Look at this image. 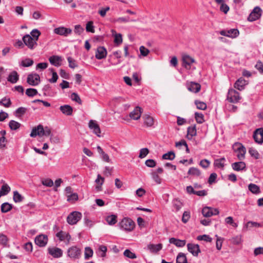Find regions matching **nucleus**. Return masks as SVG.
I'll list each match as a JSON object with an SVG mask.
<instances>
[{
  "label": "nucleus",
  "instance_id": "obj_1",
  "mask_svg": "<svg viewBox=\"0 0 263 263\" xmlns=\"http://www.w3.org/2000/svg\"><path fill=\"white\" fill-rule=\"evenodd\" d=\"M119 226L121 229L130 232L134 230L135 223L130 218H124L119 223Z\"/></svg>",
  "mask_w": 263,
  "mask_h": 263
},
{
  "label": "nucleus",
  "instance_id": "obj_2",
  "mask_svg": "<svg viewBox=\"0 0 263 263\" xmlns=\"http://www.w3.org/2000/svg\"><path fill=\"white\" fill-rule=\"evenodd\" d=\"M233 148L234 150L237 153V157L239 160H242L245 159L246 152L245 146L240 143H235Z\"/></svg>",
  "mask_w": 263,
  "mask_h": 263
},
{
  "label": "nucleus",
  "instance_id": "obj_3",
  "mask_svg": "<svg viewBox=\"0 0 263 263\" xmlns=\"http://www.w3.org/2000/svg\"><path fill=\"white\" fill-rule=\"evenodd\" d=\"M81 213L74 211L70 213L67 217V222L70 225L76 224L82 218Z\"/></svg>",
  "mask_w": 263,
  "mask_h": 263
},
{
  "label": "nucleus",
  "instance_id": "obj_4",
  "mask_svg": "<svg viewBox=\"0 0 263 263\" xmlns=\"http://www.w3.org/2000/svg\"><path fill=\"white\" fill-rule=\"evenodd\" d=\"M240 99L239 93L234 89H230L227 95V100L231 103H237Z\"/></svg>",
  "mask_w": 263,
  "mask_h": 263
},
{
  "label": "nucleus",
  "instance_id": "obj_5",
  "mask_svg": "<svg viewBox=\"0 0 263 263\" xmlns=\"http://www.w3.org/2000/svg\"><path fill=\"white\" fill-rule=\"evenodd\" d=\"M23 41L24 44L31 50L37 46V42L29 34L25 35L23 37Z\"/></svg>",
  "mask_w": 263,
  "mask_h": 263
},
{
  "label": "nucleus",
  "instance_id": "obj_6",
  "mask_svg": "<svg viewBox=\"0 0 263 263\" xmlns=\"http://www.w3.org/2000/svg\"><path fill=\"white\" fill-rule=\"evenodd\" d=\"M81 254V250L76 246L70 247L67 251V255L72 258L78 259Z\"/></svg>",
  "mask_w": 263,
  "mask_h": 263
},
{
  "label": "nucleus",
  "instance_id": "obj_7",
  "mask_svg": "<svg viewBox=\"0 0 263 263\" xmlns=\"http://www.w3.org/2000/svg\"><path fill=\"white\" fill-rule=\"evenodd\" d=\"M261 9L259 7H255L248 17V20L253 22L259 19L261 15Z\"/></svg>",
  "mask_w": 263,
  "mask_h": 263
},
{
  "label": "nucleus",
  "instance_id": "obj_8",
  "mask_svg": "<svg viewBox=\"0 0 263 263\" xmlns=\"http://www.w3.org/2000/svg\"><path fill=\"white\" fill-rule=\"evenodd\" d=\"M40 82V76L37 73H30L28 74L27 82L30 85H37Z\"/></svg>",
  "mask_w": 263,
  "mask_h": 263
},
{
  "label": "nucleus",
  "instance_id": "obj_9",
  "mask_svg": "<svg viewBox=\"0 0 263 263\" xmlns=\"http://www.w3.org/2000/svg\"><path fill=\"white\" fill-rule=\"evenodd\" d=\"M48 237L44 234L39 235L35 238L34 241L36 245L40 247H45L48 242Z\"/></svg>",
  "mask_w": 263,
  "mask_h": 263
},
{
  "label": "nucleus",
  "instance_id": "obj_10",
  "mask_svg": "<svg viewBox=\"0 0 263 263\" xmlns=\"http://www.w3.org/2000/svg\"><path fill=\"white\" fill-rule=\"evenodd\" d=\"M183 66L186 69H190L191 65L195 62V60L189 55H184L182 57Z\"/></svg>",
  "mask_w": 263,
  "mask_h": 263
},
{
  "label": "nucleus",
  "instance_id": "obj_11",
  "mask_svg": "<svg viewBox=\"0 0 263 263\" xmlns=\"http://www.w3.org/2000/svg\"><path fill=\"white\" fill-rule=\"evenodd\" d=\"M89 128L92 130L93 133L98 137H100L101 130L99 125L95 120H90L88 123Z\"/></svg>",
  "mask_w": 263,
  "mask_h": 263
},
{
  "label": "nucleus",
  "instance_id": "obj_12",
  "mask_svg": "<svg viewBox=\"0 0 263 263\" xmlns=\"http://www.w3.org/2000/svg\"><path fill=\"white\" fill-rule=\"evenodd\" d=\"M253 138L257 143L261 144L263 142V128H257L254 131Z\"/></svg>",
  "mask_w": 263,
  "mask_h": 263
},
{
  "label": "nucleus",
  "instance_id": "obj_13",
  "mask_svg": "<svg viewBox=\"0 0 263 263\" xmlns=\"http://www.w3.org/2000/svg\"><path fill=\"white\" fill-rule=\"evenodd\" d=\"M107 53V50L104 47L99 46L97 49L95 57L97 59L101 60L106 57Z\"/></svg>",
  "mask_w": 263,
  "mask_h": 263
},
{
  "label": "nucleus",
  "instance_id": "obj_14",
  "mask_svg": "<svg viewBox=\"0 0 263 263\" xmlns=\"http://www.w3.org/2000/svg\"><path fill=\"white\" fill-rule=\"evenodd\" d=\"M186 87L190 91L194 93L199 92L201 89V85L199 83L194 82H187Z\"/></svg>",
  "mask_w": 263,
  "mask_h": 263
},
{
  "label": "nucleus",
  "instance_id": "obj_15",
  "mask_svg": "<svg viewBox=\"0 0 263 263\" xmlns=\"http://www.w3.org/2000/svg\"><path fill=\"white\" fill-rule=\"evenodd\" d=\"M188 251L194 256H197L200 252L199 246L197 244L188 243L187 245Z\"/></svg>",
  "mask_w": 263,
  "mask_h": 263
},
{
  "label": "nucleus",
  "instance_id": "obj_16",
  "mask_svg": "<svg viewBox=\"0 0 263 263\" xmlns=\"http://www.w3.org/2000/svg\"><path fill=\"white\" fill-rule=\"evenodd\" d=\"M72 30L70 28H67L64 27H60L56 28L54 29V32L55 34L67 36L68 34H70Z\"/></svg>",
  "mask_w": 263,
  "mask_h": 263
},
{
  "label": "nucleus",
  "instance_id": "obj_17",
  "mask_svg": "<svg viewBox=\"0 0 263 263\" xmlns=\"http://www.w3.org/2000/svg\"><path fill=\"white\" fill-rule=\"evenodd\" d=\"M48 253L54 258H59L62 256V250L58 248H49L48 249Z\"/></svg>",
  "mask_w": 263,
  "mask_h": 263
},
{
  "label": "nucleus",
  "instance_id": "obj_18",
  "mask_svg": "<svg viewBox=\"0 0 263 263\" xmlns=\"http://www.w3.org/2000/svg\"><path fill=\"white\" fill-rule=\"evenodd\" d=\"M141 113L142 108L139 106H137L134 110L130 113L129 117L133 120H137L140 119Z\"/></svg>",
  "mask_w": 263,
  "mask_h": 263
},
{
  "label": "nucleus",
  "instance_id": "obj_19",
  "mask_svg": "<svg viewBox=\"0 0 263 263\" xmlns=\"http://www.w3.org/2000/svg\"><path fill=\"white\" fill-rule=\"evenodd\" d=\"M49 61L51 64L56 67H59L61 65L62 58L58 55H52L49 58Z\"/></svg>",
  "mask_w": 263,
  "mask_h": 263
},
{
  "label": "nucleus",
  "instance_id": "obj_20",
  "mask_svg": "<svg viewBox=\"0 0 263 263\" xmlns=\"http://www.w3.org/2000/svg\"><path fill=\"white\" fill-rule=\"evenodd\" d=\"M56 236L59 238L60 241L67 240L69 243L71 239V236L69 233L61 231L56 234Z\"/></svg>",
  "mask_w": 263,
  "mask_h": 263
},
{
  "label": "nucleus",
  "instance_id": "obj_21",
  "mask_svg": "<svg viewBox=\"0 0 263 263\" xmlns=\"http://www.w3.org/2000/svg\"><path fill=\"white\" fill-rule=\"evenodd\" d=\"M61 111L66 116H71L72 114L73 108L69 105H64L60 107Z\"/></svg>",
  "mask_w": 263,
  "mask_h": 263
},
{
  "label": "nucleus",
  "instance_id": "obj_22",
  "mask_svg": "<svg viewBox=\"0 0 263 263\" xmlns=\"http://www.w3.org/2000/svg\"><path fill=\"white\" fill-rule=\"evenodd\" d=\"M232 167L234 171H240L246 168V165L244 162L241 161L232 163Z\"/></svg>",
  "mask_w": 263,
  "mask_h": 263
},
{
  "label": "nucleus",
  "instance_id": "obj_23",
  "mask_svg": "<svg viewBox=\"0 0 263 263\" xmlns=\"http://www.w3.org/2000/svg\"><path fill=\"white\" fill-rule=\"evenodd\" d=\"M42 131H43V126L39 125L32 129L30 136L31 137H35L36 136L41 137Z\"/></svg>",
  "mask_w": 263,
  "mask_h": 263
},
{
  "label": "nucleus",
  "instance_id": "obj_24",
  "mask_svg": "<svg viewBox=\"0 0 263 263\" xmlns=\"http://www.w3.org/2000/svg\"><path fill=\"white\" fill-rule=\"evenodd\" d=\"M169 242L175 245L177 247H183L186 243L185 240H180L174 237L170 238Z\"/></svg>",
  "mask_w": 263,
  "mask_h": 263
},
{
  "label": "nucleus",
  "instance_id": "obj_25",
  "mask_svg": "<svg viewBox=\"0 0 263 263\" xmlns=\"http://www.w3.org/2000/svg\"><path fill=\"white\" fill-rule=\"evenodd\" d=\"M19 76L16 71H12L9 75L7 80L11 83L14 84L18 80Z\"/></svg>",
  "mask_w": 263,
  "mask_h": 263
},
{
  "label": "nucleus",
  "instance_id": "obj_26",
  "mask_svg": "<svg viewBox=\"0 0 263 263\" xmlns=\"http://www.w3.org/2000/svg\"><path fill=\"white\" fill-rule=\"evenodd\" d=\"M247 84L246 81L242 78L238 79L234 84L235 88L241 90L243 89L244 86Z\"/></svg>",
  "mask_w": 263,
  "mask_h": 263
},
{
  "label": "nucleus",
  "instance_id": "obj_27",
  "mask_svg": "<svg viewBox=\"0 0 263 263\" xmlns=\"http://www.w3.org/2000/svg\"><path fill=\"white\" fill-rule=\"evenodd\" d=\"M144 124L147 127H151L154 125V121L153 117L148 115H144L142 117Z\"/></svg>",
  "mask_w": 263,
  "mask_h": 263
},
{
  "label": "nucleus",
  "instance_id": "obj_28",
  "mask_svg": "<svg viewBox=\"0 0 263 263\" xmlns=\"http://www.w3.org/2000/svg\"><path fill=\"white\" fill-rule=\"evenodd\" d=\"M148 249L153 253H157L162 249V245L161 243L154 245L149 244L147 246Z\"/></svg>",
  "mask_w": 263,
  "mask_h": 263
},
{
  "label": "nucleus",
  "instance_id": "obj_29",
  "mask_svg": "<svg viewBox=\"0 0 263 263\" xmlns=\"http://www.w3.org/2000/svg\"><path fill=\"white\" fill-rule=\"evenodd\" d=\"M226 159L224 157L215 160L214 164L219 168H223L225 165Z\"/></svg>",
  "mask_w": 263,
  "mask_h": 263
},
{
  "label": "nucleus",
  "instance_id": "obj_30",
  "mask_svg": "<svg viewBox=\"0 0 263 263\" xmlns=\"http://www.w3.org/2000/svg\"><path fill=\"white\" fill-rule=\"evenodd\" d=\"M187 174L195 177H200L201 175L200 171L198 168L194 167H191L189 170Z\"/></svg>",
  "mask_w": 263,
  "mask_h": 263
},
{
  "label": "nucleus",
  "instance_id": "obj_31",
  "mask_svg": "<svg viewBox=\"0 0 263 263\" xmlns=\"http://www.w3.org/2000/svg\"><path fill=\"white\" fill-rule=\"evenodd\" d=\"M176 263H187L186 255L183 253H179L176 257Z\"/></svg>",
  "mask_w": 263,
  "mask_h": 263
},
{
  "label": "nucleus",
  "instance_id": "obj_32",
  "mask_svg": "<svg viewBox=\"0 0 263 263\" xmlns=\"http://www.w3.org/2000/svg\"><path fill=\"white\" fill-rule=\"evenodd\" d=\"M248 189L250 192L255 194L260 192L259 187L255 184L250 183L248 186Z\"/></svg>",
  "mask_w": 263,
  "mask_h": 263
},
{
  "label": "nucleus",
  "instance_id": "obj_33",
  "mask_svg": "<svg viewBox=\"0 0 263 263\" xmlns=\"http://www.w3.org/2000/svg\"><path fill=\"white\" fill-rule=\"evenodd\" d=\"M10 191V186L6 183L4 184L0 189V197L8 194Z\"/></svg>",
  "mask_w": 263,
  "mask_h": 263
},
{
  "label": "nucleus",
  "instance_id": "obj_34",
  "mask_svg": "<svg viewBox=\"0 0 263 263\" xmlns=\"http://www.w3.org/2000/svg\"><path fill=\"white\" fill-rule=\"evenodd\" d=\"M212 211V208L206 206L203 208L202 210V214L205 217H210L213 215Z\"/></svg>",
  "mask_w": 263,
  "mask_h": 263
},
{
  "label": "nucleus",
  "instance_id": "obj_35",
  "mask_svg": "<svg viewBox=\"0 0 263 263\" xmlns=\"http://www.w3.org/2000/svg\"><path fill=\"white\" fill-rule=\"evenodd\" d=\"M228 37L231 38L236 37L239 34V31L237 29H231L227 30Z\"/></svg>",
  "mask_w": 263,
  "mask_h": 263
},
{
  "label": "nucleus",
  "instance_id": "obj_36",
  "mask_svg": "<svg viewBox=\"0 0 263 263\" xmlns=\"http://www.w3.org/2000/svg\"><path fill=\"white\" fill-rule=\"evenodd\" d=\"M12 208V204L8 202H5L1 205V211L2 213H7Z\"/></svg>",
  "mask_w": 263,
  "mask_h": 263
},
{
  "label": "nucleus",
  "instance_id": "obj_37",
  "mask_svg": "<svg viewBox=\"0 0 263 263\" xmlns=\"http://www.w3.org/2000/svg\"><path fill=\"white\" fill-rule=\"evenodd\" d=\"M9 126L11 130H15L20 127L21 124L14 120H11L9 123Z\"/></svg>",
  "mask_w": 263,
  "mask_h": 263
},
{
  "label": "nucleus",
  "instance_id": "obj_38",
  "mask_svg": "<svg viewBox=\"0 0 263 263\" xmlns=\"http://www.w3.org/2000/svg\"><path fill=\"white\" fill-rule=\"evenodd\" d=\"M27 110V108L20 107L15 111V115L18 117H21L26 112Z\"/></svg>",
  "mask_w": 263,
  "mask_h": 263
},
{
  "label": "nucleus",
  "instance_id": "obj_39",
  "mask_svg": "<svg viewBox=\"0 0 263 263\" xmlns=\"http://www.w3.org/2000/svg\"><path fill=\"white\" fill-rule=\"evenodd\" d=\"M175 158V154L174 152L170 151L163 155L162 159L165 160H173Z\"/></svg>",
  "mask_w": 263,
  "mask_h": 263
},
{
  "label": "nucleus",
  "instance_id": "obj_40",
  "mask_svg": "<svg viewBox=\"0 0 263 263\" xmlns=\"http://www.w3.org/2000/svg\"><path fill=\"white\" fill-rule=\"evenodd\" d=\"M96 182L100 184V186H97L96 189L98 191L101 190V185L103 184L104 181V178L102 177L100 174H98L97 176V178L96 180Z\"/></svg>",
  "mask_w": 263,
  "mask_h": 263
},
{
  "label": "nucleus",
  "instance_id": "obj_41",
  "mask_svg": "<svg viewBox=\"0 0 263 263\" xmlns=\"http://www.w3.org/2000/svg\"><path fill=\"white\" fill-rule=\"evenodd\" d=\"M11 104L12 103L10 98H7L6 97L3 98L0 101V104L6 107H9Z\"/></svg>",
  "mask_w": 263,
  "mask_h": 263
},
{
  "label": "nucleus",
  "instance_id": "obj_42",
  "mask_svg": "<svg viewBox=\"0 0 263 263\" xmlns=\"http://www.w3.org/2000/svg\"><path fill=\"white\" fill-rule=\"evenodd\" d=\"M106 220L109 225H114L117 222V216L115 215H111L106 217Z\"/></svg>",
  "mask_w": 263,
  "mask_h": 263
},
{
  "label": "nucleus",
  "instance_id": "obj_43",
  "mask_svg": "<svg viewBox=\"0 0 263 263\" xmlns=\"http://www.w3.org/2000/svg\"><path fill=\"white\" fill-rule=\"evenodd\" d=\"M13 198L15 202H20L23 201L24 197L16 191L13 192Z\"/></svg>",
  "mask_w": 263,
  "mask_h": 263
},
{
  "label": "nucleus",
  "instance_id": "obj_44",
  "mask_svg": "<svg viewBox=\"0 0 263 263\" xmlns=\"http://www.w3.org/2000/svg\"><path fill=\"white\" fill-rule=\"evenodd\" d=\"M261 227V224L259 223L254 222V221H249L248 222L244 229L248 230V229H250L252 227Z\"/></svg>",
  "mask_w": 263,
  "mask_h": 263
},
{
  "label": "nucleus",
  "instance_id": "obj_45",
  "mask_svg": "<svg viewBox=\"0 0 263 263\" xmlns=\"http://www.w3.org/2000/svg\"><path fill=\"white\" fill-rule=\"evenodd\" d=\"M40 35H41L40 31L37 29H34L31 31V32H30V35H31L33 37V39H34V40L36 42H37V41L39 39V37Z\"/></svg>",
  "mask_w": 263,
  "mask_h": 263
},
{
  "label": "nucleus",
  "instance_id": "obj_46",
  "mask_svg": "<svg viewBox=\"0 0 263 263\" xmlns=\"http://www.w3.org/2000/svg\"><path fill=\"white\" fill-rule=\"evenodd\" d=\"M38 92L36 89L28 88L26 90V94L29 97H32L37 94Z\"/></svg>",
  "mask_w": 263,
  "mask_h": 263
},
{
  "label": "nucleus",
  "instance_id": "obj_47",
  "mask_svg": "<svg viewBox=\"0 0 263 263\" xmlns=\"http://www.w3.org/2000/svg\"><path fill=\"white\" fill-rule=\"evenodd\" d=\"M195 118L198 123L201 124L204 121V116L201 113L195 112Z\"/></svg>",
  "mask_w": 263,
  "mask_h": 263
},
{
  "label": "nucleus",
  "instance_id": "obj_48",
  "mask_svg": "<svg viewBox=\"0 0 263 263\" xmlns=\"http://www.w3.org/2000/svg\"><path fill=\"white\" fill-rule=\"evenodd\" d=\"M93 250L90 247H86L85 249V258L88 259L90 257L92 256Z\"/></svg>",
  "mask_w": 263,
  "mask_h": 263
},
{
  "label": "nucleus",
  "instance_id": "obj_49",
  "mask_svg": "<svg viewBox=\"0 0 263 263\" xmlns=\"http://www.w3.org/2000/svg\"><path fill=\"white\" fill-rule=\"evenodd\" d=\"M187 134L191 136V138L196 135V126H189L187 128Z\"/></svg>",
  "mask_w": 263,
  "mask_h": 263
},
{
  "label": "nucleus",
  "instance_id": "obj_50",
  "mask_svg": "<svg viewBox=\"0 0 263 263\" xmlns=\"http://www.w3.org/2000/svg\"><path fill=\"white\" fill-rule=\"evenodd\" d=\"M173 205L176 211H178L181 208L182 203L180 201L175 199L173 201Z\"/></svg>",
  "mask_w": 263,
  "mask_h": 263
},
{
  "label": "nucleus",
  "instance_id": "obj_51",
  "mask_svg": "<svg viewBox=\"0 0 263 263\" xmlns=\"http://www.w3.org/2000/svg\"><path fill=\"white\" fill-rule=\"evenodd\" d=\"M197 108L201 110H205L206 108V104L203 102L196 100L195 101Z\"/></svg>",
  "mask_w": 263,
  "mask_h": 263
},
{
  "label": "nucleus",
  "instance_id": "obj_52",
  "mask_svg": "<svg viewBox=\"0 0 263 263\" xmlns=\"http://www.w3.org/2000/svg\"><path fill=\"white\" fill-rule=\"evenodd\" d=\"M123 254L125 256L130 259H135L137 257L136 255L128 249L125 250Z\"/></svg>",
  "mask_w": 263,
  "mask_h": 263
},
{
  "label": "nucleus",
  "instance_id": "obj_53",
  "mask_svg": "<svg viewBox=\"0 0 263 263\" xmlns=\"http://www.w3.org/2000/svg\"><path fill=\"white\" fill-rule=\"evenodd\" d=\"M225 222L226 223L231 225L234 228H237L238 227L237 223L234 222L233 218L231 216H229L226 218Z\"/></svg>",
  "mask_w": 263,
  "mask_h": 263
},
{
  "label": "nucleus",
  "instance_id": "obj_54",
  "mask_svg": "<svg viewBox=\"0 0 263 263\" xmlns=\"http://www.w3.org/2000/svg\"><path fill=\"white\" fill-rule=\"evenodd\" d=\"M249 153L250 154V155L255 158V159H258L259 157V154L258 152L254 148L251 147L249 149Z\"/></svg>",
  "mask_w": 263,
  "mask_h": 263
},
{
  "label": "nucleus",
  "instance_id": "obj_55",
  "mask_svg": "<svg viewBox=\"0 0 263 263\" xmlns=\"http://www.w3.org/2000/svg\"><path fill=\"white\" fill-rule=\"evenodd\" d=\"M67 61L69 63V66L71 68L74 69L78 67V65L76 63L75 60L72 59L71 57H69L67 58Z\"/></svg>",
  "mask_w": 263,
  "mask_h": 263
},
{
  "label": "nucleus",
  "instance_id": "obj_56",
  "mask_svg": "<svg viewBox=\"0 0 263 263\" xmlns=\"http://www.w3.org/2000/svg\"><path fill=\"white\" fill-rule=\"evenodd\" d=\"M33 61L30 59H26L21 62V65L23 67H29L32 65Z\"/></svg>",
  "mask_w": 263,
  "mask_h": 263
},
{
  "label": "nucleus",
  "instance_id": "obj_57",
  "mask_svg": "<svg viewBox=\"0 0 263 263\" xmlns=\"http://www.w3.org/2000/svg\"><path fill=\"white\" fill-rule=\"evenodd\" d=\"M42 183L43 185L48 187H51L53 185V181L49 178L43 179L42 180Z\"/></svg>",
  "mask_w": 263,
  "mask_h": 263
},
{
  "label": "nucleus",
  "instance_id": "obj_58",
  "mask_svg": "<svg viewBox=\"0 0 263 263\" xmlns=\"http://www.w3.org/2000/svg\"><path fill=\"white\" fill-rule=\"evenodd\" d=\"M148 153L149 150L147 148H141L140 151L139 157L141 159L144 158L147 155Z\"/></svg>",
  "mask_w": 263,
  "mask_h": 263
},
{
  "label": "nucleus",
  "instance_id": "obj_59",
  "mask_svg": "<svg viewBox=\"0 0 263 263\" xmlns=\"http://www.w3.org/2000/svg\"><path fill=\"white\" fill-rule=\"evenodd\" d=\"M70 98H71V100L72 101H74L77 102L79 104H82L81 99V98H80V97L79 96V95L77 93L73 92L71 95Z\"/></svg>",
  "mask_w": 263,
  "mask_h": 263
},
{
  "label": "nucleus",
  "instance_id": "obj_60",
  "mask_svg": "<svg viewBox=\"0 0 263 263\" xmlns=\"http://www.w3.org/2000/svg\"><path fill=\"white\" fill-rule=\"evenodd\" d=\"M86 30L87 32H95L94 26L92 21H89L86 24Z\"/></svg>",
  "mask_w": 263,
  "mask_h": 263
},
{
  "label": "nucleus",
  "instance_id": "obj_61",
  "mask_svg": "<svg viewBox=\"0 0 263 263\" xmlns=\"http://www.w3.org/2000/svg\"><path fill=\"white\" fill-rule=\"evenodd\" d=\"M197 239L198 240H204L206 242L212 241V238H211L209 235L205 234L197 236Z\"/></svg>",
  "mask_w": 263,
  "mask_h": 263
},
{
  "label": "nucleus",
  "instance_id": "obj_62",
  "mask_svg": "<svg viewBox=\"0 0 263 263\" xmlns=\"http://www.w3.org/2000/svg\"><path fill=\"white\" fill-rule=\"evenodd\" d=\"M190 218V213L189 211L184 212L182 217V221L184 223H186Z\"/></svg>",
  "mask_w": 263,
  "mask_h": 263
},
{
  "label": "nucleus",
  "instance_id": "obj_63",
  "mask_svg": "<svg viewBox=\"0 0 263 263\" xmlns=\"http://www.w3.org/2000/svg\"><path fill=\"white\" fill-rule=\"evenodd\" d=\"M152 178L155 181V182L157 184H160L161 183V179L159 176L158 174H157V172H152L151 173Z\"/></svg>",
  "mask_w": 263,
  "mask_h": 263
},
{
  "label": "nucleus",
  "instance_id": "obj_64",
  "mask_svg": "<svg viewBox=\"0 0 263 263\" xmlns=\"http://www.w3.org/2000/svg\"><path fill=\"white\" fill-rule=\"evenodd\" d=\"M114 42L117 45H120L122 42V35L120 33L116 34L115 35Z\"/></svg>",
  "mask_w": 263,
  "mask_h": 263
}]
</instances>
